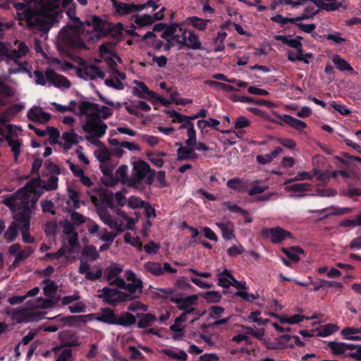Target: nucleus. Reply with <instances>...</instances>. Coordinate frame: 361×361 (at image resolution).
Returning a JSON list of instances; mask_svg holds the SVG:
<instances>
[{
  "instance_id": "b1692460",
  "label": "nucleus",
  "mask_w": 361,
  "mask_h": 361,
  "mask_svg": "<svg viewBox=\"0 0 361 361\" xmlns=\"http://www.w3.org/2000/svg\"><path fill=\"white\" fill-rule=\"evenodd\" d=\"M357 334H361V327H345L341 331V336H343L345 339L350 341H361V336L355 335Z\"/></svg>"
},
{
  "instance_id": "e433bc0d",
  "label": "nucleus",
  "mask_w": 361,
  "mask_h": 361,
  "mask_svg": "<svg viewBox=\"0 0 361 361\" xmlns=\"http://www.w3.org/2000/svg\"><path fill=\"white\" fill-rule=\"evenodd\" d=\"M328 347L331 349V353L334 355H345V354H346L345 350V343L330 341L328 343Z\"/></svg>"
},
{
  "instance_id": "7c9ffc66",
  "label": "nucleus",
  "mask_w": 361,
  "mask_h": 361,
  "mask_svg": "<svg viewBox=\"0 0 361 361\" xmlns=\"http://www.w3.org/2000/svg\"><path fill=\"white\" fill-rule=\"evenodd\" d=\"M281 250L290 260L295 262L300 260V257L298 254L304 252V250L298 246H293L290 248L283 247Z\"/></svg>"
},
{
  "instance_id": "69168bd1",
  "label": "nucleus",
  "mask_w": 361,
  "mask_h": 361,
  "mask_svg": "<svg viewBox=\"0 0 361 361\" xmlns=\"http://www.w3.org/2000/svg\"><path fill=\"white\" fill-rule=\"evenodd\" d=\"M209 317L217 319L221 317V316L224 312L225 310L224 307L220 306H212L209 307Z\"/></svg>"
},
{
  "instance_id": "e2e57ef3",
  "label": "nucleus",
  "mask_w": 361,
  "mask_h": 361,
  "mask_svg": "<svg viewBox=\"0 0 361 361\" xmlns=\"http://www.w3.org/2000/svg\"><path fill=\"white\" fill-rule=\"evenodd\" d=\"M224 205L226 207L228 210H229L232 213H236L240 214H246L247 211L241 208L237 204H232L230 202H224Z\"/></svg>"
},
{
  "instance_id": "6e6d98bb",
  "label": "nucleus",
  "mask_w": 361,
  "mask_h": 361,
  "mask_svg": "<svg viewBox=\"0 0 361 361\" xmlns=\"http://www.w3.org/2000/svg\"><path fill=\"white\" fill-rule=\"evenodd\" d=\"M23 58L22 55L18 52L17 49H8V54L6 56V59H4V61L9 64L11 61H13L16 64L19 63V59Z\"/></svg>"
},
{
  "instance_id": "6ab92c4d",
  "label": "nucleus",
  "mask_w": 361,
  "mask_h": 361,
  "mask_svg": "<svg viewBox=\"0 0 361 361\" xmlns=\"http://www.w3.org/2000/svg\"><path fill=\"white\" fill-rule=\"evenodd\" d=\"M24 107V105L22 104H15L11 105L3 112L2 116H0V124H4L8 122V116H15L18 112L21 111Z\"/></svg>"
},
{
  "instance_id": "3c124183",
  "label": "nucleus",
  "mask_w": 361,
  "mask_h": 361,
  "mask_svg": "<svg viewBox=\"0 0 361 361\" xmlns=\"http://www.w3.org/2000/svg\"><path fill=\"white\" fill-rule=\"evenodd\" d=\"M166 113L169 115L170 118H172L173 123H183L186 119H188V116H185L183 114H180L179 112L176 111V110H168L166 111Z\"/></svg>"
},
{
  "instance_id": "49530a36",
  "label": "nucleus",
  "mask_w": 361,
  "mask_h": 361,
  "mask_svg": "<svg viewBox=\"0 0 361 361\" xmlns=\"http://www.w3.org/2000/svg\"><path fill=\"white\" fill-rule=\"evenodd\" d=\"M135 23L140 27L152 25L154 23V18L152 16L145 14L144 16L136 15L135 16Z\"/></svg>"
},
{
  "instance_id": "5fc2aeb1",
  "label": "nucleus",
  "mask_w": 361,
  "mask_h": 361,
  "mask_svg": "<svg viewBox=\"0 0 361 361\" xmlns=\"http://www.w3.org/2000/svg\"><path fill=\"white\" fill-rule=\"evenodd\" d=\"M59 178L56 176H51L48 179L45 185H42V190H54L58 187Z\"/></svg>"
},
{
  "instance_id": "f3484780",
  "label": "nucleus",
  "mask_w": 361,
  "mask_h": 361,
  "mask_svg": "<svg viewBox=\"0 0 361 361\" xmlns=\"http://www.w3.org/2000/svg\"><path fill=\"white\" fill-rule=\"evenodd\" d=\"M338 330V326L334 324H326L320 325L319 327L312 329L317 336L326 337L329 336Z\"/></svg>"
},
{
  "instance_id": "de8ad7c7",
  "label": "nucleus",
  "mask_w": 361,
  "mask_h": 361,
  "mask_svg": "<svg viewBox=\"0 0 361 361\" xmlns=\"http://www.w3.org/2000/svg\"><path fill=\"white\" fill-rule=\"evenodd\" d=\"M202 296L209 303L219 302L221 299V295L218 291H207L202 294Z\"/></svg>"
},
{
  "instance_id": "f03ea898",
  "label": "nucleus",
  "mask_w": 361,
  "mask_h": 361,
  "mask_svg": "<svg viewBox=\"0 0 361 361\" xmlns=\"http://www.w3.org/2000/svg\"><path fill=\"white\" fill-rule=\"evenodd\" d=\"M42 182L40 178H32L27 181L24 187L18 189L16 192L18 197L17 204L16 206V211L32 212L30 206V195L29 192L35 190L40 183Z\"/></svg>"
},
{
  "instance_id": "9b49d317",
  "label": "nucleus",
  "mask_w": 361,
  "mask_h": 361,
  "mask_svg": "<svg viewBox=\"0 0 361 361\" xmlns=\"http://www.w3.org/2000/svg\"><path fill=\"white\" fill-rule=\"evenodd\" d=\"M118 316L113 309L104 307L101 309V314L97 317V320L107 324L116 325Z\"/></svg>"
},
{
  "instance_id": "412c9836",
  "label": "nucleus",
  "mask_w": 361,
  "mask_h": 361,
  "mask_svg": "<svg viewBox=\"0 0 361 361\" xmlns=\"http://www.w3.org/2000/svg\"><path fill=\"white\" fill-rule=\"evenodd\" d=\"M124 287L123 290H127L128 294L137 299L142 293L143 283L142 280H137V282L126 283Z\"/></svg>"
},
{
  "instance_id": "a878e982",
  "label": "nucleus",
  "mask_w": 361,
  "mask_h": 361,
  "mask_svg": "<svg viewBox=\"0 0 361 361\" xmlns=\"http://www.w3.org/2000/svg\"><path fill=\"white\" fill-rule=\"evenodd\" d=\"M136 323V316L134 314L124 312L118 317L116 325H120L124 327H129Z\"/></svg>"
},
{
  "instance_id": "79ce46f5",
  "label": "nucleus",
  "mask_w": 361,
  "mask_h": 361,
  "mask_svg": "<svg viewBox=\"0 0 361 361\" xmlns=\"http://www.w3.org/2000/svg\"><path fill=\"white\" fill-rule=\"evenodd\" d=\"M82 255L90 257L92 261H96L99 257V254L94 245H88L83 247Z\"/></svg>"
},
{
  "instance_id": "72a5a7b5",
  "label": "nucleus",
  "mask_w": 361,
  "mask_h": 361,
  "mask_svg": "<svg viewBox=\"0 0 361 361\" xmlns=\"http://www.w3.org/2000/svg\"><path fill=\"white\" fill-rule=\"evenodd\" d=\"M332 61L340 71H353V68L350 64L348 63L345 59H342L339 55L334 56Z\"/></svg>"
},
{
  "instance_id": "f257e3e1",
  "label": "nucleus",
  "mask_w": 361,
  "mask_h": 361,
  "mask_svg": "<svg viewBox=\"0 0 361 361\" xmlns=\"http://www.w3.org/2000/svg\"><path fill=\"white\" fill-rule=\"evenodd\" d=\"M156 172L152 169L147 162L138 160L133 162L131 177L128 179V185L137 190H144V184L151 185L154 180Z\"/></svg>"
},
{
  "instance_id": "7ed1b4c3",
  "label": "nucleus",
  "mask_w": 361,
  "mask_h": 361,
  "mask_svg": "<svg viewBox=\"0 0 361 361\" xmlns=\"http://www.w3.org/2000/svg\"><path fill=\"white\" fill-rule=\"evenodd\" d=\"M107 126L105 123L99 120L96 114H88L86 123L82 126V130L97 137H102L106 133Z\"/></svg>"
},
{
  "instance_id": "4468645a",
  "label": "nucleus",
  "mask_w": 361,
  "mask_h": 361,
  "mask_svg": "<svg viewBox=\"0 0 361 361\" xmlns=\"http://www.w3.org/2000/svg\"><path fill=\"white\" fill-rule=\"evenodd\" d=\"M210 19H202L197 16H190L185 20L187 25H190L199 31H205L208 23H210Z\"/></svg>"
},
{
  "instance_id": "f8f14e48",
  "label": "nucleus",
  "mask_w": 361,
  "mask_h": 361,
  "mask_svg": "<svg viewBox=\"0 0 361 361\" xmlns=\"http://www.w3.org/2000/svg\"><path fill=\"white\" fill-rule=\"evenodd\" d=\"M216 225L219 228L221 231L222 237L226 240H231L235 239V229L233 224L228 221L226 222H217Z\"/></svg>"
},
{
  "instance_id": "774afa93",
  "label": "nucleus",
  "mask_w": 361,
  "mask_h": 361,
  "mask_svg": "<svg viewBox=\"0 0 361 361\" xmlns=\"http://www.w3.org/2000/svg\"><path fill=\"white\" fill-rule=\"evenodd\" d=\"M18 16L22 20H25L27 22H30L35 17V12L31 9L30 6L25 11L18 12Z\"/></svg>"
},
{
  "instance_id": "9d476101",
  "label": "nucleus",
  "mask_w": 361,
  "mask_h": 361,
  "mask_svg": "<svg viewBox=\"0 0 361 361\" xmlns=\"http://www.w3.org/2000/svg\"><path fill=\"white\" fill-rule=\"evenodd\" d=\"M102 294L99 295V298H102L104 302L112 307L116 306V297L118 293V288H110L109 287H104L102 290H99Z\"/></svg>"
},
{
  "instance_id": "c85d7f7f",
  "label": "nucleus",
  "mask_w": 361,
  "mask_h": 361,
  "mask_svg": "<svg viewBox=\"0 0 361 361\" xmlns=\"http://www.w3.org/2000/svg\"><path fill=\"white\" fill-rule=\"evenodd\" d=\"M19 225L13 221L4 234V238L8 243L13 242L18 236Z\"/></svg>"
},
{
  "instance_id": "5701e85b",
  "label": "nucleus",
  "mask_w": 361,
  "mask_h": 361,
  "mask_svg": "<svg viewBox=\"0 0 361 361\" xmlns=\"http://www.w3.org/2000/svg\"><path fill=\"white\" fill-rule=\"evenodd\" d=\"M281 121L295 128L302 130L307 128V124L301 120L294 118L292 116L283 114L280 117Z\"/></svg>"
},
{
  "instance_id": "aec40b11",
  "label": "nucleus",
  "mask_w": 361,
  "mask_h": 361,
  "mask_svg": "<svg viewBox=\"0 0 361 361\" xmlns=\"http://www.w3.org/2000/svg\"><path fill=\"white\" fill-rule=\"evenodd\" d=\"M137 317L140 319L137 322V327L140 329L149 327L157 320L156 316L151 313H137Z\"/></svg>"
},
{
  "instance_id": "680f3d73",
  "label": "nucleus",
  "mask_w": 361,
  "mask_h": 361,
  "mask_svg": "<svg viewBox=\"0 0 361 361\" xmlns=\"http://www.w3.org/2000/svg\"><path fill=\"white\" fill-rule=\"evenodd\" d=\"M178 27V25L177 23H173L171 25H167L165 28L166 30H164V32L161 34V37L162 39H166L169 37L176 35L175 32L177 30V27Z\"/></svg>"
},
{
  "instance_id": "a211bd4d",
  "label": "nucleus",
  "mask_w": 361,
  "mask_h": 361,
  "mask_svg": "<svg viewBox=\"0 0 361 361\" xmlns=\"http://www.w3.org/2000/svg\"><path fill=\"white\" fill-rule=\"evenodd\" d=\"M32 212L16 211L13 218L15 222H18L20 226V228L30 227Z\"/></svg>"
},
{
  "instance_id": "0e129e2a",
  "label": "nucleus",
  "mask_w": 361,
  "mask_h": 361,
  "mask_svg": "<svg viewBox=\"0 0 361 361\" xmlns=\"http://www.w3.org/2000/svg\"><path fill=\"white\" fill-rule=\"evenodd\" d=\"M293 24L295 25L302 32L309 34L312 33L316 29L317 27L314 23L305 24L300 23V21H296L295 23H293Z\"/></svg>"
},
{
  "instance_id": "ea45409f",
  "label": "nucleus",
  "mask_w": 361,
  "mask_h": 361,
  "mask_svg": "<svg viewBox=\"0 0 361 361\" xmlns=\"http://www.w3.org/2000/svg\"><path fill=\"white\" fill-rule=\"evenodd\" d=\"M62 139L68 145L64 147L67 149H70L73 145L78 143V135L73 130L70 132L63 133Z\"/></svg>"
},
{
  "instance_id": "a18cd8bd",
  "label": "nucleus",
  "mask_w": 361,
  "mask_h": 361,
  "mask_svg": "<svg viewBox=\"0 0 361 361\" xmlns=\"http://www.w3.org/2000/svg\"><path fill=\"white\" fill-rule=\"evenodd\" d=\"M42 183V182L40 183V185L37 188H36L35 190H32V191L29 192L30 195L31 193H33V196L31 197V199L30 198V206L31 211H32V209H35L37 202L39 197L43 193Z\"/></svg>"
},
{
  "instance_id": "1a4fd4ad",
  "label": "nucleus",
  "mask_w": 361,
  "mask_h": 361,
  "mask_svg": "<svg viewBox=\"0 0 361 361\" xmlns=\"http://www.w3.org/2000/svg\"><path fill=\"white\" fill-rule=\"evenodd\" d=\"M135 83L137 87L133 88V94L139 98L152 101V98L156 96V92L150 90L143 82L135 80Z\"/></svg>"
},
{
  "instance_id": "cd10ccee",
  "label": "nucleus",
  "mask_w": 361,
  "mask_h": 361,
  "mask_svg": "<svg viewBox=\"0 0 361 361\" xmlns=\"http://www.w3.org/2000/svg\"><path fill=\"white\" fill-rule=\"evenodd\" d=\"M275 39L296 49L302 47L301 40L303 39V38L300 36H297L295 39H290L285 35H276L275 36Z\"/></svg>"
},
{
  "instance_id": "09e8293b",
  "label": "nucleus",
  "mask_w": 361,
  "mask_h": 361,
  "mask_svg": "<svg viewBox=\"0 0 361 361\" xmlns=\"http://www.w3.org/2000/svg\"><path fill=\"white\" fill-rule=\"evenodd\" d=\"M319 11V9L314 10V7L307 6L305 8L304 13L296 18H301L298 21L312 19L317 14H318Z\"/></svg>"
},
{
  "instance_id": "0eeeda50",
  "label": "nucleus",
  "mask_w": 361,
  "mask_h": 361,
  "mask_svg": "<svg viewBox=\"0 0 361 361\" xmlns=\"http://www.w3.org/2000/svg\"><path fill=\"white\" fill-rule=\"evenodd\" d=\"M198 296L197 295H191L182 298L179 296H171L170 301L177 305V308L180 310H185L189 307L196 305L197 302Z\"/></svg>"
},
{
  "instance_id": "393cba45",
  "label": "nucleus",
  "mask_w": 361,
  "mask_h": 361,
  "mask_svg": "<svg viewBox=\"0 0 361 361\" xmlns=\"http://www.w3.org/2000/svg\"><path fill=\"white\" fill-rule=\"evenodd\" d=\"M34 250L30 246H27L23 251L18 252L13 262L9 267V270H13L16 268L21 261H23L28 258L33 253Z\"/></svg>"
},
{
  "instance_id": "4c0bfd02",
  "label": "nucleus",
  "mask_w": 361,
  "mask_h": 361,
  "mask_svg": "<svg viewBox=\"0 0 361 361\" xmlns=\"http://www.w3.org/2000/svg\"><path fill=\"white\" fill-rule=\"evenodd\" d=\"M311 189L312 185L307 183H295L286 187V190L289 192H308Z\"/></svg>"
},
{
  "instance_id": "c756f323",
  "label": "nucleus",
  "mask_w": 361,
  "mask_h": 361,
  "mask_svg": "<svg viewBox=\"0 0 361 361\" xmlns=\"http://www.w3.org/2000/svg\"><path fill=\"white\" fill-rule=\"evenodd\" d=\"M144 269L149 273L156 276H163L161 264L157 262H147L144 264Z\"/></svg>"
},
{
  "instance_id": "864d4df0",
  "label": "nucleus",
  "mask_w": 361,
  "mask_h": 361,
  "mask_svg": "<svg viewBox=\"0 0 361 361\" xmlns=\"http://www.w3.org/2000/svg\"><path fill=\"white\" fill-rule=\"evenodd\" d=\"M312 178H313V176L311 175L309 172H307V171L299 172L294 178H291L286 180L285 181L284 184L286 185L290 183H293L294 181L312 180Z\"/></svg>"
},
{
  "instance_id": "423d86ee",
  "label": "nucleus",
  "mask_w": 361,
  "mask_h": 361,
  "mask_svg": "<svg viewBox=\"0 0 361 361\" xmlns=\"http://www.w3.org/2000/svg\"><path fill=\"white\" fill-rule=\"evenodd\" d=\"M47 80L51 82L54 86L69 88L71 82L65 76L56 73L53 69L49 68L45 71Z\"/></svg>"
},
{
  "instance_id": "bf43d9fd",
  "label": "nucleus",
  "mask_w": 361,
  "mask_h": 361,
  "mask_svg": "<svg viewBox=\"0 0 361 361\" xmlns=\"http://www.w3.org/2000/svg\"><path fill=\"white\" fill-rule=\"evenodd\" d=\"M128 204L132 209L142 208L145 207V202L138 197L131 196L128 200Z\"/></svg>"
},
{
  "instance_id": "4be33fe9",
  "label": "nucleus",
  "mask_w": 361,
  "mask_h": 361,
  "mask_svg": "<svg viewBox=\"0 0 361 361\" xmlns=\"http://www.w3.org/2000/svg\"><path fill=\"white\" fill-rule=\"evenodd\" d=\"M114 8L118 16H125L133 13L134 4H127L117 0H111Z\"/></svg>"
},
{
  "instance_id": "603ef678",
  "label": "nucleus",
  "mask_w": 361,
  "mask_h": 361,
  "mask_svg": "<svg viewBox=\"0 0 361 361\" xmlns=\"http://www.w3.org/2000/svg\"><path fill=\"white\" fill-rule=\"evenodd\" d=\"M271 20L274 23H281V25H286L288 23H295L296 21H298L300 18H288V17H283L281 14H277L274 16L271 17Z\"/></svg>"
},
{
  "instance_id": "338daca9",
  "label": "nucleus",
  "mask_w": 361,
  "mask_h": 361,
  "mask_svg": "<svg viewBox=\"0 0 361 361\" xmlns=\"http://www.w3.org/2000/svg\"><path fill=\"white\" fill-rule=\"evenodd\" d=\"M341 194L350 197L361 196V188H345L341 190Z\"/></svg>"
},
{
  "instance_id": "ddd939ff",
  "label": "nucleus",
  "mask_w": 361,
  "mask_h": 361,
  "mask_svg": "<svg viewBox=\"0 0 361 361\" xmlns=\"http://www.w3.org/2000/svg\"><path fill=\"white\" fill-rule=\"evenodd\" d=\"M335 159L343 164V167L348 169L355 166V162L361 163V157L350 155L348 152H342L340 156H336Z\"/></svg>"
},
{
  "instance_id": "4d7b16f0",
  "label": "nucleus",
  "mask_w": 361,
  "mask_h": 361,
  "mask_svg": "<svg viewBox=\"0 0 361 361\" xmlns=\"http://www.w3.org/2000/svg\"><path fill=\"white\" fill-rule=\"evenodd\" d=\"M206 83L211 86L219 87L221 88L222 90H226L227 92L237 91V89L234 86H232L228 84L223 83L221 82H218L216 80H207L206 82Z\"/></svg>"
},
{
  "instance_id": "a19ab883",
  "label": "nucleus",
  "mask_w": 361,
  "mask_h": 361,
  "mask_svg": "<svg viewBox=\"0 0 361 361\" xmlns=\"http://www.w3.org/2000/svg\"><path fill=\"white\" fill-rule=\"evenodd\" d=\"M162 352L164 355L173 360L186 361L188 359V355L183 350H180L179 353H177L171 349H163Z\"/></svg>"
},
{
  "instance_id": "20e7f679",
  "label": "nucleus",
  "mask_w": 361,
  "mask_h": 361,
  "mask_svg": "<svg viewBox=\"0 0 361 361\" xmlns=\"http://www.w3.org/2000/svg\"><path fill=\"white\" fill-rule=\"evenodd\" d=\"M261 235L264 238L269 239L273 244H279L288 238H293V235L291 232L280 226L274 228L264 227L261 230Z\"/></svg>"
},
{
  "instance_id": "6e6552de",
  "label": "nucleus",
  "mask_w": 361,
  "mask_h": 361,
  "mask_svg": "<svg viewBox=\"0 0 361 361\" xmlns=\"http://www.w3.org/2000/svg\"><path fill=\"white\" fill-rule=\"evenodd\" d=\"M176 146H180L177 149V160H195L199 155L195 152V147L182 146L180 142H176Z\"/></svg>"
},
{
  "instance_id": "f704fd0d",
  "label": "nucleus",
  "mask_w": 361,
  "mask_h": 361,
  "mask_svg": "<svg viewBox=\"0 0 361 361\" xmlns=\"http://www.w3.org/2000/svg\"><path fill=\"white\" fill-rule=\"evenodd\" d=\"M8 146L11 147V152L13 153L16 161L20 153L21 142L18 140H14L11 136L7 135L5 137Z\"/></svg>"
},
{
  "instance_id": "13d9d810",
  "label": "nucleus",
  "mask_w": 361,
  "mask_h": 361,
  "mask_svg": "<svg viewBox=\"0 0 361 361\" xmlns=\"http://www.w3.org/2000/svg\"><path fill=\"white\" fill-rule=\"evenodd\" d=\"M188 139L185 140V145L188 147H195L197 141L196 130L195 127L190 128L187 130Z\"/></svg>"
},
{
  "instance_id": "dca6fc26",
  "label": "nucleus",
  "mask_w": 361,
  "mask_h": 361,
  "mask_svg": "<svg viewBox=\"0 0 361 361\" xmlns=\"http://www.w3.org/2000/svg\"><path fill=\"white\" fill-rule=\"evenodd\" d=\"M329 209H334V211L331 212L330 214H325L323 216L320 217L319 220H324V219L328 218L330 215H334V216L343 215L345 214H348V213L350 212L352 210V209L349 208V207L337 208V207H334L331 206L330 207H326V208H324L322 209L310 210V213H312V214L317 213L319 215H320V214L324 213L325 212H326L327 210H329Z\"/></svg>"
},
{
  "instance_id": "37998d69",
  "label": "nucleus",
  "mask_w": 361,
  "mask_h": 361,
  "mask_svg": "<svg viewBox=\"0 0 361 361\" xmlns=\"http://www.w3.org/2000/svg\"><path fill=\"white\" fill-rule=\"evenodd\" d=\"M106 271V279L107 281L110 282L113 279L119 276V274L122 272V269L116 264H114L109 267Z\"/></svg>"
},
{
  "instance_id": "c9c22d12",
  "label": "nucleus",
  "mask_w": 361,
  "mask_h": 361,
  "mask_svg": "<svg viewBox=\"0 0 361 361\" xmlns=\"http://www.w3.org/2000/svg\"><path fill=\"white\" fill-rule=\"evenodd\" d=\"M78 108L81 115H87L89 111H95V109L98 108V104L87 101H82L80 102Z\"/></svg>"
},
{
  "instance_id": "2f4dec72",
  "label": "nucleus",
  "mask_w": 361,
  "mask_h": 361,
  "mask_svg": "<svg viewBox=\"0 0 361 361\" xmlns=\"http://www.w3.org/2000/svg\"><path fill=\"white\" fill-rule=\"evenodd\" d=\"M43 283L45 284V286L43 288L44 295L50 298H54L58 288L55 282L49 279H45L43 281Z\"/></svg>"
},
{
  "instance_id": "39448f33",
  "label": "nucleus",
  "mask_w": 361,
  "mask_h": 361,
  "mask_svg": "<svg viewBox=\"0 0 361 361\" xmlns=\"http://www.w3.org/2000/svg\"><path fill=\"white\" fill-rule=\"evenodd\" d=\"M87 315L66 316L63 317L59 314L55 317L50 318L51 320L56 321L57 324L52 325H47L44 326V331L47 332H56L59 329L63 328L65 324L69 326L73 325L75 322H85Z\"/></svg>"
},
{
  "instance_id": "8fccbe9b",
  "label": "nucleus",
  "mask_w": 361,
  "mask_h": 361,
  "mask_svg": "<svg viewBox=\"0 0 361 361\" xmlns=\"http://www.w3.org/2000/svg\"><path fill=\"white\" fill-rule=\"evenodd\" d=\"M279 5H290L293 7H298L300 5H302V2L293 0H272L271 8L272 10H275Z\"/></svg>"
},
{
  "instance_id": "bb28decb",
  "label": "nucleus",
  "mask_w": 361,
  "mask_h": 361,
  "mask_svg": "<svg viewBox=\"0 0 361 361\" xmlns=\"http://www.w3.org/2000/svg\"><path fill=\"white\" fill-rule=\"evenodd\" d=\"M61 338L63 341V346L77 347L80 345L78 338L70 331H63L61 334Z\"/></svg>"
},
{
  "instance_id": "58836bf2",
  "label": "nucleus",
  "mask_w": 361,
  "mask_h": 361,
  "mask_svg": "<svg viewBox=\"0 0 361 361\" xmlns=\"http://www.w3.org/2000/svg\"><path fill=\"white\" fill-rule=\"evenodd\" d=\"M114 110L106 106H100L98 104V108L95 109V112L91 113L90 114H96L99 116V120L107 119L113 115Z\"/></svg>"
},
{
  "instance_id": "052dcab7",
  "label": "nucleus",
  "mask_w": 361,
  "mask_h": 361,
  "mask_svg": "<svg viewBox=\"0 0 361 361\" xmlns=\"http://www.w3.org/2000/svg\"><path fill=\"white\" fill-rule=\"evenodd\" d=\"M67 245H63L59 250L56 252H48L45 257L51 260L59 259L62 257L67 251Z\"/></svg>"
},
{
  "instance_id": "2eb2a0df",
  "label": "nucleus",
  "mask_w": 361,
  "mask_h": 361,
  "mask_svg": "<svg viewBox=\"0 0 361 361\" xmlns=\"http://www.w3.org/2000/svg\"><path fill=\"white\" fill-rule=\"evenodd\" d=\"M226 185L228 188L233 189L238 192H248L249 183L244 179L238 178L229 179L226 183Z\"/></svg>"
},
{
  "instance_id": "c03bdc74",
  "label": "nucleus",
  "mask_w": 361,
  "mask_h": 361,
  "mask_svg": "<svg viewBox=\"0 0 361 361\" xmlns=\"http://www.w3.org/2000/svg\"><path fill=\"white\" fill-rule=\"evenodd\" d=\"M85 23L87 25H92L94 31L104 32V24L99 16H94L90 21L86 20Z\"/></svg>"
},
{
  "instance_id": "473e14b6",
  "label": "nucleus",
  "mask_w": 361,
  "mask_h": 361,
  "mask_svg": "<svg viewBox=\"0 0 361 361\" xmlns=\"http://www.w3.org/2000/svg\"><path fill=\"white\" fill-rule=\"evenodd\" d=\"M188 44L187 47L192 49L202 50L203 47L199 39L198 36L193 31H188Z\"/></svg>"
}]
</instances>
